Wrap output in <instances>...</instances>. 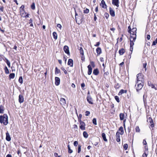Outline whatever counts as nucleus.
<instances>
[{
  "instance_id": "nucleus-20",
  "label": "nucleus",
  "mask_w": 157,
  "mask_h": 157,
  "mask_svg": "<svg viewBox=\"0 0 157 157\" xmlns=\"http://www.w3.org/2000/svg\"><path fill=\"white\" fill-rule=\"evenodd\" d=\"M93 74L95 75H97L99 73V71L97 68L94 69L93 71Z\"/></svg>"
},
{
  "instance_id": "nucleus-23",
  "label": "nucleus",
  "mask_w": 157,
  "mask_h": 157,
  "mask_svg": "<svg viewBox=\"0 0 157 157\" xmlns=\"http://www.w3.org/2000/svg\"><path fill=\"white\" fill-rule=\"evenodd\" d=\"M101 135L103 140L105 142H107L108 140L106 138L105 134L104 133H102Z\"/></svg>"
},
{
  "instance_id": "nucleus-30",
  "label": "nucleus",
  "mask_w": 157,
  "mask_h": 157,
  "mask_svg": "<svg viewBox=\"0 0 157 157\" xmlns=\"http://www.w3.org/2000/svg\"><path fill=\"white\" fill-rule=\"evenodd\" d=\"M60 71L59 69H58L57 67H56L55 68V73L56 74H58L60 73Z\"/></svg>"
},
{
  "instance_id": "nucleus-56",
  "label": "nucleus",
  "mask_w": 157,
  "mask_h": 157,
  "mask_svg": "<svg viewBox=\"0 0 157 157\" xmlns=\"http://www.w3.org/2000/svg\"><path fill=\"white\" fill-rule=\"evenodd\" d=\"M143 144L144 145H147V142L145 140H144L143 142Z\"/></svg>"
},
{
  "instance_id": "nucleus-13",
  "label": "nucleus",
  "mask_w": 157,
  "mask_h": 157,
  "mask_svg": "<svg viewBox=\"0 0 157 157\" xmlns=\"http://www.w3.org/2000/svg\"><path fill=\"white\" fill-rule=\"evenodd\" d=\"M55 84L56 86H58L60 83V80L59 78L58 77H56L55 78Z\"/></svg>"
},
{
  "instance_id": "nucleus-31",
  "label": "nucleus",
  "mask_w": 157,
  "mask_h": 157,
  "mask_svg": "<svg viewBox=\"0 0 157 157\" xmlns=\"http://www.w3.org/2000/svg\"><path fill=\"white\" fill-rule=\"evenodd\" d=\"M83 136L85 138H88V135L86 132V131L83 132Z\"/></svg>"
},
{
  "instance_id": "nucleus-40",
  "label": "nucleus",
  "mask_w": 157,
  "mask_h": 157,
  "mask_svg": "<svg viewBox=\"0 0 157 157\" xmlns=\"http://www.w3.org/2000/svg\"><path fill=\"white\" fill-rule=\"evenodd\" d=\"M31 8L32 9L34 10L35 9V4L34 2H33L31 6Z\"/></svg>"
},
{
  "instance_id": "nucleus-18",
  "label": "nucleus",
  "mask_w": 157,
  "mask_h": 157,
  "mask_svg": "<svg viewBox=\"0 0 157 157\" xmlns=\"http://www.w3.org/2000/svg\"><path fill=\"white\" fill-rule=\"evenodd\" d=\"M60 101V103L61 105H65L66 104V100L64 98H61Z\"/></svg>"
},
{
  "instance_id": "nucleus-21",
  "label": "nucleus",
  "mask_w": 157,
  "mask_h": 157,
  "mask_svg": "<svg viewBox=\"0 0 157 157\" xmlns=\"http://www.w3.org/2000/svg\"><path fill=\"white\" fill-rule=\"evenodd\" d=\"M125 52V50L123 48L120 49L119 51V53L120 55H122Z\"/></svg>"
},
{
  "instance_id": "nucleus-12",
  "label": "nucleus",
  "mask_w": 157,
  "mask_h": 157,
  "mask_svg": "<svg viewBox=\"0 0 157 157\" xmlns=\"http://www.w3.org/2000/svg\"><path fill=\"white\" fill-rule=\"evenodd\" d=\"M100 6L104 9L106 8L107 6L105 3V2L104 0H102L101 1L100 3Z\"/></svg>"
},
{
  "instance_id": "nucleus-51",
  "label": "nucleus",
  "mask_w": 157,
  "mask_h": 157,
  "mask_svg": "<svg viewBox=\"0 0 157 157\" xmlns=\"http://www.w3.org/2000/svg\"><path fill=\"white\" fill-rule=\"evenodd\" d=\"M90 63H91V66L93 67H95V64H94V62H93V61L90 62Z\"/></svg>"
},
{
  "instance_id": "nucleus-9",
  "label": "nucleus",
  "mask_w": 157,
  "mask_h": 157,
  "mask_svg": "<svg viewBox=\"0 0 157 157\" xmlns=\"http://www.w3.org/2000/svg\"><path fill=\"white\" fill-rule=\"evenodd\" d=\"M63 50L67 54H70L69 47L68 46L65 45L64 47Z\"/></svg>"
},
{
  "instance_id": "nucleus-15",
  "label": "nucleus",
  "mask_w": 157,
  "mask_h": 157,
  "mask_svg": "<svg viewBox=\"0 0 157 157\" xmlns=\"http://www.w3.org/2000/svg\"><path fill=\"white\" fill-rule=\"evenodd\" d=\"M88 70V75H90L91 74L92 72V68L91 67V66L90 65H89L87 67Z\"/></svg>"
},
{
  "instance_id": "nucleus-25",
  "label": "nucleus",
  "mask_w": 157,
  "mask_h": 157,
  "mask_svg": "<svg viewBox=\"0 0 157 157\" xmlns=\"http://www.w3.org/2000/svg\"><path fill=\"white\" fill-rule=\"evenodd\" d=\"M119 131H120L121 132H119L120 134L121 135H122L124 133V131L123 127L122 126L120 127L119 128Z\"/></svg>"
},
{
  "instance_id": "nucleus-45",
  "label": "nucleus",
  "mask_w": 157,
  "mask_h": 157,
  "mask_svg": "<svg viewBox=\"0 0 157 157\" xmlns=\"http://www.w3.org/2000/svg\"><path fill=\"white\" fill-rule=\"evenodd\" d=\"M136 132H140V129L138 126H136L135 128Z\"/></svg>"
},
{
  "instance_id": "nucleus-11",
  "label": "nucleus",
  "mask_w": 157,
  "mask_h": 157,
  "mask_svg": "<svg viewBox=\"0 0 157 157\" xmlns=\"http://www.w3.org/2000/svg\"><path fill=\"white\" fill-rule=\"evenodd\" d=\"M120 133L118 132H117L116 133V140L117 142H119L120 141Z\"/></svg>"
},
{
  "instance_id": "nucleus-59",
  "label": "nucleus",
  "mask_w": 157,
  "mask_h": 157,
  "mask_svg": "<svg viewBox=\"0 0 157 157\" xmlns=\"http://www.w3.org/2000/svg\"><path fill=\"white\" fill-rule=\"evenodd\" d=\"M151 36L150 35H147V39L148 40H149Z\"/></svg>"
},
{
  "instance_id": "nucleus-44",
  "label": "nucleus",
  "mask_w": 157,
  "mask_h": 157,
  "mask_svg": "<svg viewBox=\"0 0 157 157\" xmlns=\"http://www.w3.org/2000/svg\"><path fill=\"white\" fill-rule=\"evenodd\" d=\"M81 146L80 145H79L78 146V153H79L81 151Z\"/></svg>"
},
{
  "instance_id": "nucleus-49",
  "label": "nucleus",
  "mask_w": 157,
  "mask_h": 157,
  "mask_svg": "<svg viewBox=\"0 0 157 157\" xmlns=\"http://www.w3.org/2000/svg\"><path fill=\"white\" fill-rule=\"evenodd\" d=\"M104 15L107 19H108L109 16V14L107 13H105Z\"/></svg>"
},
{
  "instance_id": "nucleus-26",
  "label": "nucleus",
  "mask_w": 157,
  "mask_h": 157,
  "mask_svg": "<svg viewBox=\"0 0 157 157\" xmlns=\"http://www.w3.org/2000/svg\"><path fill=\"white\" fill-rule=\"evenodd\" d=\"M80 54L82 55V58L83 57V56H84V52L82 48V47H80L79 49Z\"/></svg>"
},
{
  "instance_id": "nucleus-27",
  "label": "nucleus",
  "mask_w": 157,
  "mask_h": 157,
  "mask_svg": "<svg viewBox=\"0 0 157 157\" xmlns=\"http://www.w3.org/2000/svg\"><path fill=\"white\" fill-rule=\"evenodd\" d=\"M149 120H150L149 121L150 123V126L151 128H153L154 127V124L153 123V121L150 118H149Z\"/></svg>"
},
{
  "instance_id": "nucleus-53",
  "label": "nucleus",
  "mask_w": 157,
  "mask_h": 157,
  "mask_svg": "<svg viewBox=\"0 0 157 157\" xmlns=\"http://www.w3.org/2000/svg\"><path fill=\"white\" fill-rule=\"evenodd\" d=\"M144 148L145 149V152H146V151H147L148 152V147L147 145H146L145 146Z\"/></svg>"
},
{
  "instance_id": "nucleus-43",
  "label": "nucleus",
  "mask_w": 157,
  "mask_h": 157,
  "mask_svg": "<svg viewBox=\"0 0 157 157\" xmlns=\"http://www.w3.org/2000/svg\"><path fill=\"white\" fill-rule=\"evenodd\" d=\"M115 98L116 101H117V102H119V98L117 96H115Z\"/></svg>"
},
{
  "instance_id": "nucleus-33",
  "label": "nucleus",
  "mask_w": 157,
  "mask_h": 157,
  "mask_svg": "<svg viewBox=\"0 0 157 157\" xmlns=\"http://www.w3.org/2000/svg\"><path fill=\"white\" fill-rule=\"evenodd\" d=\"M68 149V152L69 153L71 154L72 153L73 151L71 149L70 146L69 145L67 146Z\"/></svg>"
},
{
  "instance_id": "nucleus-28",
  "label": "nucleus",
  "mask_w": 157,
  "mask_h": 157,
  "mask_svg": "<svg viewBox=\"0 0 157 157\" xmlns=\"http://www.w3.org/2000/svg\"><path fill=\"white\" fill-rule=\"evenodd\" d=\"M4 106L2 105H1L0 106V113H4Z\"/></svg>"
},
{
  "instance_id": "nucleus-35",
  "label": "nucleus",
  "mask_w": 157,
  "mask_h": 157,
  "mask_svg": "<svg viewBox=\"0 0 157 157\" xmlns=\"http://www.w3.org/2000/svg\"><path fill=\"white\" fill-rule=\"evenodd\" d=\"M4 70H5V72L6 74H8L9 73V69H8L7 67L6 66L4 68Z\"/></svg>"
},
{
  "instance_id": "nucleus-50",
  "label": "nucleus",
  "mask_w": 157,
  "mask_h": 157,
  "mask_svg": "<svg viewBox=\"0 0 157 157\" xmlns=\"http://www.w3.org/2000/svg\"><path fill=\"white\" fill-rule=\"evenodd\" d=\"M78 144V142L75 141L74 143V145L75 146H77Z\"/></svg>"
},
{
  "instance_id": "nucleus-63",
  "label": "nucleus",
  "mask_w": 157,
  "mask_h": 157,
  "mask_svg": "<svg viewBox=\"0 0 157 157\" xmlns=\"http://www.w3.org/2000/svg\"><path fill=\"white\" fill-rule=\"evenodd\" d=\"M111 31H113V32H114V31L115 30V28H111L110 29Z\"/></svg>"
},
{
  "instance_id": "nucleus-3",
  "label": "nucleus",
  "mask_w": 157,
  "mask_h": 157,
  "mask_svg": "<svg viewBox=\"0 0 157 157\" xmlns=\"http://www.w3.org/2000/svg\"><path fill=\"white\" fill-rule=\"evenodd\" d=\"M136 79L137 81L136 83H142V82L143 81V78L141 74L139 73L137 75Z\"/></svg>"
},
{
  "instance_id": "nucleus-6",
  "label": "nucleus",
  "mask_w": 157,
  "mask_h": 157,
  "mask_svg": "<svg viewBox=\"0 0 157 157\" xmlns=\"http://www.w3.org/2000/svg\"><path fill=\"white\" fill-rule=\"evenodd\" d=\"M148 84L149 86H151L152 88L154 89L155 90H157V85H154L151 83V82L148 81Z\"/></svg>"
},
{
  "instance_id": "nucleus-2",
  "label": "nucleus",
  "mask_w": 157,
  "mask_h": 157,
  "mask_svg": "<svg viewBox=\"0 0 157 157\" xmlns=\"http://www.w3.org/2000/svg\"><path fill=\"white\" fill-rule=\"evenodd\" d=\"M136 30L137 29L136 28H133L130 33L131 34V37L133 38L134 40H136Z\"/></svg>"
},
{
  "instance_id": "nucleus-8",
  "label": "nucleus",
  "mask_w": 157,
  "mask_h": 157,
  "mask_svg": "<svg viewBox=\"0 0 157 157\" xmlns=\"http://www.w3.org/2000/svg\"><path fill=\"white\" fill-rule=\"evenodd\" d=\"M75 21L76 23L78 24V25H80L82 23V21L81 20H80L79 19H78L77 17H76V16H78V15L77 13V12L76 11V10H75Z\"/></svg>"
},
{
  "instance_id": "nucleus-39",
  "label": "nucleus",
  "mask_w": 157,
  "mask_h": 157,
  "mask_svg": "<svg viewBox=\"0 0 157 157\" xmlns=\"http://www.w3.org/2000/svg\"><path fill=\"white\" fill-rule=\"evenodd\" d=\"M93 123L95 125L97 124V122H96V119L95 118H94L92 120Z\"/></svg>"
},
{
  "instance_id": "nucleus-48",
  "label": "nucleus",
  "mask_w": 157,
  "mask_h": 157,
  "mask_svg": "<svg viewBox=\"0 0 157 157\" xmlns=\"http://www.w3.org/2000/svg\"><path fill=\"white\" fill-rule=\"evenodd\" d=\"M90 114V112L89 111H86L85 112V115L86 116H88Z\"/></svg>"
},
{
  "instance_id": "nucleus-32",
  "label": "nucleus",
  "mask_w": 157,
  "mask_h": 157,
  "mask_svg": "<svg viewBox=\"0 0 157 157\" xmlns=\"http://www.w3.org/2000/svg\"><path fill=\"white\" fill-rule=\"evenodd\" d=\"M126 90H121L119 92V94L120 95H121L123 93H126Z\"/></svg>"
},
{
  "instance_id": "nucleus-64",
  "label": "nucleus",
  "mask_w": 157,
  "mask_h": 157,
  "mask_svg": "<svg viewBox=\"0 0 157 157\" xmlns=\"http://www.w3.org/2000/svg\"><path fill=\"white\" fill-rule=\"evenodd\" d=\"M6 157H12V156L11 155L8 154L6 155Z\"/></svg>"
},
{
  "instance_id": "nucleus-34",
  "label": "nucleus",
  "mask_w": 157,
  "mask_h": 157,
  "mask_svg": "<svg viewBox=\"0 0 157 157\" xmlns=\"http://www.w3.org/2000/svg\"><path fill=\"white\" fill-rule=\"evenodd\" d=\"M15 74L13 73L10 74L9 75V78L10 79L13 78L15 77Z\"/></svg>"
},
{
  "instance_id": "nucleus-16",
  "label": "nucleus",
  "mask_w": 157,
  "mask_h": 157,
  "mask_svg": "<svg viewBox=\"0 0 157 157\" xmlns=\"http://www.w3.org/2000/svg\"><path fill=\"white\" fill-rule=\"evenodd\" d=\"M118 2L119 0H112V4L117 7L119 6Z\"/></svg>"
},
{
  "instance_id": "nucleus-19",
  "label": "nucleus",
  "mask_w": 157,
  "mask_h": 157,
  "mask_svg": "<svg viewBox=\"0 0 157 157\" xmlns=\"http://www.w3.org/2000/svg\"><path fill=\"white\" fill-rule=\"evenodd\" d=\"M6 140L8 141H10L11 138L10 137V136L9 133L8 132H7L6 133Z\"/></svg>"
},
{
  "instance_id": "nucleus-38",
  "label": "nucleus",
  "mask_w": 157,
  "mask_h": 157,
  "mask_svg": "<svg viewBox=\"0 0 157 157\" xmlns=\"http://www.w3.org/2000/svg\"><path fill=\"white\" fill-rule=\"evenodd\" d=\"M19 82L21 84L23 83V78L22 76H20L18 80Z\"/></svg>"
},
{
  "instance_id": "nucleus-24",
  "label": "nucleus",
  "mask_w": 157,
  "mask_h": 157,
  "mask_svg": "<svg viewBox=\"0 0 157 157\" xmlns=\"http://www.w3.org/2000/svg\"><path fill=\"white\" fill-rule=\"evenodd\" d=\"M96 52L98 55H100L101 54V49L100 47H98L97 48L96 50Z\"/></svg>"
},
{
  "instance_id": "nucleus-60",
  "label": "nucleus",
  "mask_w": 157,
  "mask_h": 157,
  "mask_svg": "<svg viewBox=\"0 0 157 157\" xmlns=\"http://www.w3.org/2000/svg\"><path fill=\"white\" fill-rule=\"evenodd\" d=\"M29 14L27 13V14L26 15H25L24 17L26 18L29 17Z\"/></svg>"
},
{
  "instance_id": "nucleus-36",
  "label": "nucleus",
  "mask_w": 157,
  "mask_h": 157,
  "mask_svg": "<svg viewBox=\"0 0 157 157\" xmlns=\"http://www.w3.org/2000/svg\"><path fill=\"white\" fill-rule=\"evenodd\" d=\"M6 63L7 64L8 66L10 67V61L6 58Z\"/></svg>"
},
{
  "instance_id": "nucleus-57",
  "label": "nucleus",
  "mask_w": 157,
  "mask_h": 157,
  "mask_svg": "<svg viewBox=\"0 0 157 157\" xmlns=\"http://www.w3.org/2000/svg\"><path fill=\"white\" fill-rule=\"evenodd\" d=\"M156 44V41L155 40L154 41H153V43H152V46H154V45H155Z\"/></svg>"
},
{
  "instance_id": "nucleus-41",
  "label": "nucleus",
  "mask_w": 157,
  "mask_h": 157,
  "mask_svg": "<svg viewBox=\"0 0 157 157\" xmlns=\"http://www.w3.org/2000/svg\"><path fill=\"white\" fill-rule=\"evenodd\" d=\"M128 145L127 144H125L124 145L123 147L125 150H127L128 148Z\"/></svg>"
},
{
  "instance_id": "nucleus-62",
  "label": "nucleus",
  "mask_w": 157,
  "mask_h": 157,
  "mask_svg": "<svg viewBox=\"0 0 157 157\" xmlns=\"http://www.w3.org/2000/svg\"><path fill=\"white\" fill-rule=\"evenodd\" d=\"M89 10H83L84 13H87L89 12Z\"/></svg>"
},
{
  "instance_id": "nucleus-61",
  "label": "nucleus",
  "mask_w": 157,
  "mask_h": 157,
  "mask_svg": "<svg viewBox=\"0 0 157 157\" xmlns=\"http://www.w3.org/2000/svg\"><path fill=\"white\" fill-rule=\"evenodd\" d=\"M54 155L55 157H58L59 156H58V154L56 153H55Z\"/></svg>"
},
{
  "instance_id": "nucleus-52",
  "label": "nucleus",
  "mask_w": 157,
  "mask_h": 157,
  "mask_svg": "<svg viewBox=\"0 0 157 157\" xmlns=\"http://www.w3.org/2000/svg\"><path fill=\"white\" fill-rule=\"evenodd\" d=\"M132 29L131 28H130V26H129L128 27V33H130Z\"/></svg>"
},
{
  "instance_id": "nucleus-1",
  "label": "nucleus",
  "mask_w": 157,
  "mask_h": 157,
  "mask_svg": "<svg viewBox=\"0 0 157 157\" xmlns=\"http://www.w3.org/2000/svg\"><path fill=\"white\" fill-rule=\"evenodd\" d=\"M0 122L5 125L8 124V117L6 114H4L3 116L0 115Z\"/></svg>"
},
{
  "instance_id": "nucleus-14",
  "label": "nucleus",
  "mask_w": 157,
  "mask_h": 157,
  "mask_svg": "<svg viewBox=\"0 0 157 157\" xmlns=\"http://www.w3.org/2000/svg\"><path fill=\"white\" fill-rule=\"evenodd\" d=\"M24 101V98L23 96L21 94H20L19 96V102L20 103H22Z\"/></svg>"
},
{
  "instance_id": "nucleus-7",
  "label": "nucleus",
  "mask_w": 157,
  "mask_h": 157,
  "mask_svg": "<svg viewBox=\"0 0 157 157\" xmlns=\"http://www.w3.org/2000/svg\"><path fill=\"white\" fill-rule=\"evenodd\" d=\"M87 101L89 102V104H93V100L92 99L90 95H87Z\"/></svg>"
},
{
  "instance_id": "nucleus-42",
  "label": "nucleus",
  "mask_w": 157,
  "mask_h": 157,
  "mask_svg": "<svg viewBox=\"0 0 157 157\" xmlns=\"http://www.w3.org/2000/svg\"><path fill=\"white\" fill-rule=\"evenodd\" d=\"M61 69L63 71L65 74H67V71L64 68V67H62L61 68Z\"/></svg>"
},
{
  "instance_id": "nucleus-17",
  "label": "nucleus",
  "mask_w": 157,
  "mask_h": 157,
  "mask_svg": "<svg viewBox=\"0 0 157 157\" xmlns=\"http://www.w3.org/2000/svg\"><path fill=\"white\" fill-rule=\"evenodd\" d=\"M73 61L72 59H69L68 62V65L70 67H73Z\"/></svg>"
},
{
  "instance_id": "nucleus-37",
  "label": "nucleus",
  "mask_w": 157,
  "mask_h": 157,
  "mask_svg": "<svg viewBox=\"0 0 157 157\" xmlns=\"http://www.w3.org/2000/svg\"><path fill=\"white\" fill-rule=\"evenodd\" d=\"M110 13V15L112 17H114L115 16V12L114 10H109Z\"/></svg>"
},
{
  "instance_id": "nucleus-55",
  "label": "nucleus",
  "mask_w": 157,
  "mask_h": 157,
  "mask_svg": "<svg viewBox=\"0 0 157 157\" xmlns=\"http://www.w3.org/2000/svg\"><path fill=\"white\" fill-rule=\"evenodd\" d=\"M57 27L60 29H61V28L62 27V26L60 24H58L57 25Z\"/></svg>"
},
{
  "instance_id": "nucleus-4",
  "label": "nucleus",
  "mask_w": 157,
  "mask_h": 157,
  "mask_svg": "<svg viewBox=\"0 0 157 157\" xmlns=\"http://www.w3.org/2000/svg\"><path fill=\"white\" fill-rule=\"evenodd\" d=\"M137 84V86H136V84L135 85V86L136 88V90L137 92H138L139 90L141 89L143 86V84L142 83H136Z\"/></svg>"
},
{
  "instance_id": "nucleus-58",
  "label": "nucleus",
  "mask_w": 157,
  "mask_h": 157,
  "mask_svg": "<svg viewBox=\"0 0 157 157\" xmlns=\"http://www.w3.org/2000/svg\"><path fill=\"white\" fill-rule=\"evenodd\" d=\"M100 43L99 42H97L96 44L94 45L95 46H98L100 45Z\"/></svg>"
},
{
  "instance_id": "nucleus-22",
  "label": "nucleus",
  "mask_w": 157,
  "mask_h": 157,
  "mask_svg": "<svg viewBox=\"0 0 157 157\" xmlns=\"http://www.w3.org/2000/svg\"><path fill=\"white\" fill-rule=\"evenodd\" d=\"M120 120H123L124 119V115L123 113H120L119 114Z\"/></svg>"
},
{
  "instance_id": "nucleus-47",
  "label": "nucleus",
  "mask_w": 157,
  "mask_h": 157,
  "mask_svg": "<svg viewBox=\"0 0 157 157\" xmlns=\"http://www.w3.org/2000/svg\"><path fill=\"white\" fill-rule=\"evenodd\" d=\"M147 155H148V154H147L146 153V152H145V151H144V153L143 155V157H147Z\"/></svg>"
},
{
  "instance_id": "nucleus-5",
  "label": "nucleus",
  "mask_w": 157,
  "mask_h": 157,
  "mask_svg": "<svg viewBox=\"0 0 157 157\" xmlns=\"http://www.w3.org/2000/svg\"><path fill=\"white\" fill-rule=\"evenodd\" d=\"M80 123V128L82 130H85V124L84 122L82 121L81 120V119H79V121Z\"/></svg>"
},
{
  "instance_id": "nucleus-29",
  "label": "nucleus",
  "mask_w": 157,
  "mask_h": 157,
  "mask_svg": "<svg viewBox=\"0 0 157 157\" xmlns=\"http://www.w3.org/2000/svg\"><path fill=\"white\" fill-rule=\"evenodd\" d=\"M53 36L55 40H56L57 38V33L56 32H54L53 33Z\"/></svg>"
},
{
  "instance_id": "nucleus-54",
  "label": "nucleus",
  "mask_w": 157,
  "mask_h": 157,
  "mask_svg": "<svg viewBox=\"0 0 157 157\" xmlns=\"http://www.w3.org/2000/svg\"><path fill=\"white\" fill-rule=\"evenodd\" d=\"M81 86L83 89H84L83 88L85 86V84L84 83H83L81 84Z\"/></svg>"
},
{
  "instance_id": "nucleus-46",
  "label": "nucleus",
  "mask_w": 157,
  "mask_h": 157,
  "mask_svg": "<svg viewBox=\"0 0 157 157\" xmlns=\"http://www.w3.org/2000/svg\"><path fill=\"white\" fill-rule=\"evenodd\" d=\"M146 65H147L146 63L143 64V68L144 69L145 71H146Z\"/></svg>"
},
{
  "instance_id": "nucleus-10",
  "label": "nucleus",
  "mask_w": 157,
  "mask_h": 157,
  "mask_svg": "<svg viewBox=\"0 0 157 157\" xmlns=\"http://www.w3.org/2000/svg\"><path fill=\"white\" fill-rule=\"evenodd\" d=\"M133 38H131V36H130V47L131 48L132 47V46L134 45V42L136 40H133Z\"/></svg>"
}]
</instances>
